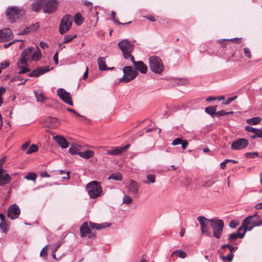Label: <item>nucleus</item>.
<instances>
[{"label":"nucleus","mask_w":262,"mask_h":262,"mask_svg":"<svg viewBox=\"0 0 262 262\" xmlns=\"http://www.w3.org/2000/svg\"><path fill=\"white\" fill-rule=\"evenodd\" d=\"M242 225L244 227L245 232L251 231L254 227L260 226L262 225V219H260V216L257 213L252 215L246 217Z\"/></svg>","instance_id":"f257e3e1"},{"label":"nucleus","mask_w":262,"mask_h":262,"mask_svg":"<svg viewBox=\"0 0 262 262\" xmlns=\"http://www.w3.org/2000/svg\"><path fill=\"white\" fill-rule=\"evenodd\" d=\"M90 197L94 199L100 196L102 193V188L99 182L93 181L86 185Z\"/></svg>","instance_id":"f03ea898"},{"label":"nucleus","mask_w":262,"mask_h":262,"mask_svg":"<svg viewBox=\"0 0 262 262\" xmlns=\"http://www.w3.org/2000/svg\"><path fill=\"white\" fill-rule=\"evenodd\" d=\"M149 68L152 72L160 74L164 70V65L161 59L157 56H151L148 58Z\"/></svg>","instance_id":"7ed1b4c3"},{"label":"nucleus","mask_w":262,"mask_h":262,"mask_svg":"<svg viewBox=\"0 0 262 262\" xmlns=\"http://www.w3.org/2000/svg\"><path fill=\"white\" fill-rule=\"evenodd\" d=\"M118 46L121 50L124 58L126 59H131V57L133 56L131 55V53L134 50L135 46L128 39H124L119 41Z\"/></svg>","instance_id":"20e7f679"},{"label":"nucleus","mask_w":262,"mask_h":262,"mask_svg":"<svg viewBox=\"0 0 262 262\" xmlns=\"http://www.w3.org/2000/svg\"><path fill=\"white\" fill-rule=\"evenodd\" d=\"M124 75L119 80V82L127 83L134 78L138 75V72L135 70L131 66H126L123 69Z\"/></svg>","instance_id":"39448f33"},{"label":"nucleus","mask_w":262,"mask_h":262,"mask_svg":"<svg viewBox=\"0 0 262 262\" xmlns=\"http://www.w3.org/2000/svg\"><path fill=\"white\" fill-rule=\"evenodd\" d=\"M210 225L213 229V235L216 238H220L222 236V231L224 226V222L222 220H212Z\"/></svg>","instance_id":"423d86ee"},{"label":"nucleus","mask_w":262,"mask_h":262,"mask_svg":"<svg viewBox=\"0 0 262 262\" xmlns=\"http://www.w3.org/2000/svg\"><path fill=\"white\" fill-rule=\"evenodd\" d=\"M58 0H48L43 4L42 7L43 11L44 13L50 14L55 11L58 5Z\"/></svg>","instance_id":"0eeeda50"},{"label":"nucleus","mask_w":262,"mask_h":262,"mask_svg":"<svg viewBox=\"0 0 262 262\" xmlns=\"http://www.w3.org/2000/svg\"><path fill=\"white\" fill-rule=\"evenodd\" d=\"M72 17H62L59 26V33L63 34L67 32L71 28L73 20Z\"/></svg>","instance_id":"6e6552de"},{"label":"nucleus","mask_w":262,"mask_h":262,"mask_svg":"<svg viewBox=\"0 0 262 262\" xmlns=\"http://www.w3.org/2000/svg\"><path fill=\"white\" fill-rule=\"evenodd\" d=\"M248 144L249 142L246 139L240 138L232 142L231 148L234 150H241L245 148Z\"/></svg>","instance_id":"1a4fd4ad"},{"label":"nucleus","mask_w":262,"mask_h":262,"mask_svg":"<svg viewBox=\"0 0 262 262\" xmlns=\"http://www.w3.org/2000/svg\"><path fill=\"white\" fill-rule=\"evenodd\" d=\"M57 93L59 98L65 103L72 106L73 105L70 93L67 92L64 89H58Z\"/></svg>","instance_id":"9d476101"},{"label":"nucleus","mask_w":262,"mask_h":262,"mask_svg":"<svg viewBox=\"0 0 262 262\" xmlns=\"http://www.w3.org/2000/svg\"><path fill=\"white\" fill-rule=\"evenodd\" d=\"M201 225V230L202 234L209 235L208 224L212 223V220L208 219L204 216H200L197 219Z\"/></svg>","instance_id":"9b49d317"},{"label":"nucleus","mask_w":262,"mask_h":262,"mask_svg":"<svg viewBox=\"0 0 262 262\" xmlns=\"http://www.w3.org/2000/svg\"><path fill=\"white\" fill-rule=\"evenodd\" d=\"M20 212V211L19 206L14 204L11 205L8 209L7 216L11 220H15L18 218Z\"/></svg>","instance_id":"f8f14e48"},{"label":"nucleus","mask_w":262,"mask_h":262,"mask_svg":"<svg viewBox=\"0 0 262 262\" xmlns=\"http://www.w3.org/2000/svg\"><path fill=\"white\" fill-rule=\"evenodd\" d=\"M80 235L82 237L88 236L92 238L95 237V234L91 232V230L88 226L87 222H84L80 228Z\"/></svg>","instance_id":"ddd939ff"},{"label":"nucleus","mask_w":262,"mask_h":262,"mask_svg":"<svg viewBox=\"0 0 262 262\" xmlns=\"http://www.w3.org/2000/svg\"><path fill=\"white\" fill-rule=\"evenodd\" d=\"M13 37L12 32L9 28H4L0 30V42L9 41Z\"/></svg>","instance_id":"4468645a"},{"label":"nucleus","mask_w":262,"mask_h":262,"mask_svg":"<svg viewBox=\"0 0 262 262\" xmlns=\"http://www.w3.org/2000/svg\"><path fill=\"white\" fill-rule=\"evenodd\" d=\"M23 10L18 7L10 6L6 11V16H21L24 14Z\"/></svg>","instance_id":"2eb2a0df"},{"label":"nucleus","mask_w":262,"mask_h":262,"mask_svg":"<svg viewBox=\"0 0 262 262\" xmlns=\"http://www.w3.org/2000/svg\"><path fill=\"white\" fill-rule=\"evenodd\" d=\"M130 59L135 67V70L139 71L142 74L147 73V67L142 61H135L134 56H132Z\"/></svg>","instance_id":"dca6fc26"},{"label":"nucleus","mask_w":262,"mask_h":262,"mask_svg":"<svg viewBox=\"0 0 262 262\" xmlns=\"http://www.w3.org/2000/svg\"><path fill=\"white\" fill-rule=\"evenodd\" d=\"M130 146V144H127L124 146L118 147L112 149H108L106 151L108 155L112 156H117L120 155L124 151H126Z\"/></svg>","instance_id":"f3484780"},{"label":"nucleus","mask_w":262,"mask_h":262,"mask_svg":"<svg viewBox=\"0 0 262 262\" xmlns=\"http://www.w3.org/2000/svg\"><path fill=\"white\" fill-rule=\"evenodd\" d=\"M40 27L38 23L33 24L29 26L26 27L23 30L20 31L18 35H27L30 33H32L38 29Z\"/></svg>","instance_id":"a211bd4d"},{"label":"nucleus","mask_w":262,"mask_h":262,"mask_svg":"<svg viewBox=\"0 0 262 262\" xmlns=\"http://www.w3.org/2000/svg\"><path fill=\"white\" fill-rule=\"evenodd\" d=\"M49 69L48 67H40L33 70L31 73L28 74L30 77H38L44 73L48 72Z\"/></svg>","instance_id":"6ab92c4d"},{"label":"nucleus","mask_w":262,"mask_h":262,"mask_svg":"<svg viewBox=\"0 0 262 262\" xmlns=\"http://www.w3.org/2000/svg\"><path fill=\"white\" fill-rule=\"evenodd\" d=\"M10 180V177L6 172V171L2 168H0V186L8 183Z\"/></svg>","instance_id":"aec40b11"},{"label":"nucleus","mask_w":262,"mask_h":262,"mask_svg":"<svg viewBox=\"0 0 262 262\" xmlns=\"http://www.w3.org/2000/svg\"><path fill=\"white\" fill-rule=\"evenodd\" d=\"M128 193L132 195H137L138 193L139 185L136 181L130 180L128 186Z\"/></svg>","instance_id":"412c9836"},{"label":"nucleus","mask_w":262,"mask_h":262,"mask_svg":"<svg viewBox=\"0 0 262 262\" xmlns=\"http://www.w3.org/2000/svg\"><path fill=\"white\" fill-rule=\"evenodd\" d=\"M53 140L56 141L62 148H66L69 146L68 142L63 137L56 136L53 137Z\"/></svg>","instance_id":"4be33fe9"},{"label":"nucleus","mask_w":262,"mask_h":262,"mask_svg":"<svg viewBox=\"0 0 262 262\" xmlns=\"http://www.w3.org/2000/svg\"><path fill=\"white\" fill-rule=\"evenodd\" d=\"M89 223L91 228L96 229L98 230H101L102 229L111 226V224L106 222L102 224H97L92 222H90Z\"/></svg>","instance_id":"5701e85b"},{"label":"nucleus","mask_w":262,"mask_h":262,"mask_svg":"<svg viewBox=\"0 0 262 262\" xmlns=\"http://www.w3.org/2000/svg\"><path fill=\"white\" fill-rule=\"evenodd\" d=\"M45 0H37L32 5V10L34 12H38L42 9Z\"/></svg>","instance_id":"b1692460"},{"label":"nucleus","mask_w":262,"mask_h":262,"mask_svg":"<svg viewBox=\"0 0 262 262\" xmlns=\"http://www.w3.org/2000/svg\"><path fill=\"white\" fill-rule=\"evenodd\" d=\"M98 64L99 67V69L100 71H105L108 69H113L114 68H107L106 65L105 63V58L102 57H100L98 58Z\"/></svg>","instance_id":"393cba45"},{"label":"nucleus","mask_w":262,"mask_h":262,"mask_svg":"<svg viewBox=\"0 0 262 262\" xmlns=\"http://www.w3.org/2000/svg\"><path fill=\"white\" fill-rule=\"evenodd\" d=\"M245 233H246V232H245V230L242 233H239V232L233 233L232 234H230L229 235L228 239L229 243H232L233 242V241L235 239H237L238 238H243L245 235Z\"/></svg>","instance_id":"a878e982"},{"label":"nucleus","mask_w":262,"mask_h":262,"mask_svg":"<svg viewBox=\"0 0 262 262\" xmlns=\"http://www.w3.org/2000/svg\"><path fill=\"white\" fill-rule=\"evenodd\" d=\"M41 57V51L38 48V47H37L36 51H34L31 56L30 59L33 61H38L40 59Z\"/></svg>","instance_id":"bb28decb"},{"label":"nucleus","mask_w":262,"mask_h":262,"mask_svg":"<svg viewBox=\"0 0 262 262\" xmlns=\"http://www.w3.org/2000/svg\"><path fill=\"white\" fill-rule=\"evenodd\" d=\"M94 155V152L92 150H88L84 151L81 152L79 154V156L81 158L88 159L92 157Z\"/></svg>","instance_id":"cd10ccee"},{"label":"nucleus","mask_w":262,"mask_h":262,"mask_svg":"<svg viewBox=\"0 0 262 262\" xmlns=\"http://www.w3.org/2000/svg\"><path fill=\"white\" fill-rule=\"evenodd\" d=\"M34 48L33 47H29L28 48L25 49L23 51L21 55L27 58L28 60H31L30 57L32 54V52Z\"/></svg>","instance_id":"c85d7f7f"},{"label":"nucleus","mask_w":262,"mask_h":262,"mask_svg":"<svg viewBox=\"0 0 262 262\" xmlns=\"http://www.w3.org/2000/svg\"><path fill=\"white\" fill-rule=\"evenodd\" d=\"M48 122L51 123L52 128H57L59 125V121L57 118L50 117L48 119Z\"/></svg>","instance_id":"c756f323"},{"label":"nucleus","mask_w":262,"mask_h":262,"mask_svg":"<svg viewBox=\"0 0 262 262\" xmlns=\"http://www.w3.org/2000/svg\"><path fill=\"white\" fill-rule=\"evenodd\" d=\"M205 112L210 116H214L216 114V106H209L205 108Z\"/></svg>","instance_id":"7c9ffc66"},{"label":"nucleus","mask_w":262,"mask_h":262,"mask_svg":"<svg viewBox=\"0 0 262 262\" xmlns=\"http://www.w3.org/2000/svg\"><path fill=\"white\" fill-rule=\"evenodd\" d=\"M261 121V118L258 117H253L247 120V123L251 125H256Z\"/></svg>","instance_id":"2f4dec72"},{"label":"nucleus","mask_w":262,"mask_h":262,"mask_svg":"<svg viewBox=\"0 0 262 262\" xmlns=\"http://www.w3.org/2000/svg\"><path fill=\"white\" fill-rule=\"evenodd\" d=\"M28 61L27 58L21 55L17 62V67H20V66L22 65H28Z\"/></svg>","instance_id":"473e14b6"},{"label":"nucleus","mask_w":262,"mask_h":262,"mask_svg":"<svg viewBox=\"0 0 262 262\" xmlns=\"http://www.w3.org/2000/svg\"><path fill=\"white\" fill-rule=\"evenodd\" d=\"M76 37H77V35L76 34H73V35L68 34V35H65L64 37V38H63V42L61 44H60L59 46H60L61 45H62V44L67 43L70 42L73 39L75 38Z\"/></svg>","instance_id":"72a5a7b5"},{"label":"nucleus","mask_w":262,"mask_h":262,"mask_svg":"<svg viewBox=\"0 0 262 262\" xmlns=\"http://www.w3.org/2000/svg\"><path fill=\"white\" fill-rule=\"evenodd\" d=\"M34 94L37 101L43 102L45 100V97L41 91H35Z\"/></svg>","instance_id":"f704fd0d"},{"label":"nucleus","mask_w":262,"mask_h":262,"mask_svg":"<svg viewBox=\"0 0 262 262\" xmlns=\"http://www.w3.org/2000/svg\"><path fill=\"white\" fill-rule=\"evenodd\" d=\"M69 151L72 155H78L79 156L80 153V149L75 146L71 147L69 149Z\"/></svg>","instance_id":"c9c22d12"},{"label":"nucleus","mask_w":262,"mask_h":262,"mask_svg":"<svg viewBox=\"0 0 262 262\" xmlns=\"http://www.w3.org/2000/svg\"><path fill=\"white\" fill-rule=\"evenodd\" d=\"M108 179H113L116 181H121L122 180V176L120 173H113L110 176H109Z\"/></svg>","instance_id":"e433bc0d"},{"label":"nucleus","mask_w":262,"mask_h":262,"mask_svg":"<svg viewBox=\"0 0 262 262\" xmlns=\"http://www.w3.org/2000/svg\"><path fill=\"white\" fill-rule=\"evenodd\" d=\"M226 248H228L230 250V252L231 253H234L237 249V246H233L230 244H225L222 246V249H225Z\"/></svg>","instance_id":"4c0bfd02"},{"label":"nucleus","mask_w":262,"mask_h":262,"mask_svg":"<svg viewBox=\"0 0 262 262\" xmlns=\"http://www.w3.org/2000/svg\"><path fill=\"white\" fill-rule=\"evenodd\" d=\"M28 65H22L20 66V67H17L18 69H20V71L18 72V74H23L29 72L30 71V69L27 68Z\"/></svg>","instance_id":"58836bf2"},{"label":"nucleus","mask_w":262,"mask_h":262,"mask_svg":"<svg viewBox=\"0 0 262 262\" xmlns=\"http://www.w3.org/2000/svg\"><path fill=\"white\" fill-rule=\"evenodd\" d=\"M37 175L34 172H29L26 176L25 178L28 180L35 181Z\"/></svg>","instance_id":"ea45409f"},{"label":"nucleus","mask_w":262,"mask_h":262,"mask_svg":"<svg viewBox=\"0 0 262 262\" xmlns=\"http://www.w3.org/2000/svg\"><path fill=\"white\" fill-rule=\"evenodd\" d=\"M38 149V148L37 145L35 144H32L29 147L28 150L27 151V154H31L32 153L36 152Z\"/></svg>","instance_id":"a19ab883"},{"label":"nucleus","mask_w":262,"mask_h":262,"mask_svg":"<svg viewBox=\"0 0 262 262\" xmlns=\"http://www.w3.org/2000/svg\"><path fill=\"white\" fill-rule=\"evenodd\" d=\"M233 257H234L233 253L230 252L227 256H224V255L222 256L221 259L223 260H227L229 261H231L233 259Z\"/></svg>","instance_id":"79ce46f5"},{"label":"nucleus","mask_w":262,"mask_h":262,"mask_svg":"<svg viewBox=\"0 0 262 262\" xmlns=\"http://www.w3.org/2000/svg\"><path fill=\"white\" fill-rule=\"evenodd\" d=\"M147 181H144V183H154L156 181V177L154 174H148L146 177Z\"/></svg>","instance_id":"37998d69"},{"label":"nucleus","mask_w":262,"mask_h":262,"mask_svg":"<svg viewBox=\"0 0 262 262\" xmlns=\"http://www.w3.org/2000/svg\"><path fill=\"white\" fill-rule=\"evenodd\" d=\"M133 202L132 198L128 195L124 194L123 198V203L125 204H130Z\"/></svg>","instance_id":"c03bdc74"},{"label":"nucleus","mask_w":262,"mask_h":262,"mask_svg":"<svg viewBox=\"0 0 262 262\" xmlns=\"http://www.w3.org/2000/svg\"><path fill=\"white\" fill-rule=\"evenodd\" d=\"M175 253L177 254L178 256H179L180 258H182L186 257L187 256L186 253L181 250H177L174 251L173 252L172 254H175Z\"/></svg>","instance_id":"a18cd8bd"},{"label":"nucleus","mask_w":262,"mask_h":262,"mask_svg":"<svg viewBox=\"0 0 262 262\" xmlns=\"http://www.w3.org/2000/svg\"><path fill=\"white\" fill-rule=\"evenodd\" d=\"M10 64L9 61L8 60H4L0 63V73L2 72V70L7 68Z\"/></svg>","instance_id":"49530a36"},{"label":"nucleus","mask_w":262,"mask_h":262,"mask_svg":"<svg viewBox=\"0 0 262 262\" xmlns=\"http://www.w3.org/2000/svg\"><path fill=\"white\" fill-rule=\"evenodd\" d=\"M47 249L48 247L46 245L42 248L40 253V256L43 257L46 259H47Z\"/></svg>","instance_id":"de8ad7c7"},{"label":"nucleus","mask_w":262,"mask_h":262,"mask_svg":"<svg viewBox=\"0 0 262 262\" xmlns=\"http://www.w3.org/2000/svg\"><path fill=\"white\" fill-rule=\"evenodd\" d=\"M245 156L247 158L253 159L257 157L258 156V153L257 152H247L245 154Z\"/></svg>","instance_id":"09e8293b"},{"label":"nucleus","mask_w":262,"mask_h":262,"mask_svg":"<svg viewBox=\"0 0 262 262\" xmlns=\"http://www.w3.org/2000/svg\"><path fill=\"white\" fill-rule=\"evenodd\" d=\"M6 92V89L3 86L0 87V106L3 102L2 95H4Z\"/></svg>","instance_id":"8fccbe9b"},{"label":"nucleus","mask_w":262,"mask_h":262,"mask_svg":"<svg viewBox=\"0 0 262 262\" xmlns=\"http://www.w3.org/2000/svg\"><path fill=\"white\" fill-rule=\"evenodd\" d=\"M215 182V181L214 180H213V179H211L208 181H207V182H206L203 185V187H209L210 186H211L212 185H213Z\"/></svg>","instance_id":"3c124183"},{"label":"nucleus","mask_w":262,"mask_h":262,"mask_svg":"<svg viewBox=\"0 0 262 262\" xmlns=\"http://www.w3.org/2000/svg\"><path fill=\"white\" fill-rule=\"evenodd\" d=\"M74 21L77 26L81 25L84 21V17H74Z\"/></svg>","instance_id":"603ef678"},{"label":"nucleus","mask_w":262,"mask_h":262,"mask_svg":"<svg viewBox=\"0 0 262 262\" xmlns=\"http://www.w3.org/2000/svg\"><path fill=\"white\" fill-rule=\"evenodd\" d=\"M7 225L6 221H5L4 222H1L0 228L2 229V230H3V232L4 233H6L7 231Z\"/></svg>","instance_id":"864d4df0"},{"label":"nucleus","mask_w":262,"mask_h":262,"mask_svg":"<svg viewBox=\"0 0 262 262\" xmlns=\"http://www.w3.org/2000/svg\"><path fill=\"white\" fill-rule=\"evenodd\" d=\"M256 137L262 138V130L257 129V130L255 132V134L251 136V138L252 139L255 138Z\"/></svg>","instance_id":"5fc2aeb1"},{"label":"nucleus","mask_w":262,"mask_h":262,"mask_svg":"<svg viewBox=\"0 0 262 262\" xmlns=\"http://www.w3.org/2000/svg\"><path fill=\"white\" fill-rule=\"evenodd\" d=\"M245 130L247 132L255 134L257 130V128H254L250 126H246L245 127Z\"/></svg>","instance_id":"6e6d98bb"},{"label":"nucleus","mask_w":262,"mask_h":262,"mask_svg":"<svg viewBox=\"0 0 262 262\" xmlns=\"http://www.w3.org/2000/svg\"><path fill=\"white\" fill-rule=\"evenodd\" d=\"M237 97V96H235L234 97H230V98H227L225 101V102H224V104H230L231 102H232L233 101H234V100H235L236 99V98Z\"/></svg>","instance_id":"4d7b16f0"},{"label":"nucleus","mask_w":262,"mask_h":262,"mask_svg":"<svg viewBox=\"0 0 262 262\" xmlns=\"http://www.w3.org/2000/svg\"><path fill=\"white\" fill-rule=\"evenodd\" d=\"M182 142V140L181 138H178L175 139L172 142V144L173 145H177L179 144H180Z\"/></svg>","instance_id":"13d9d810"},{"label":"nucleus","mask_w":262,"mask_h":262,"mask_svg":"<svg viewBox=\"0 0 262 262\" xmlns=\"http://www.w3.org/2000/svg\"><path fill=\"white\" fill-rule=\"evenodd\" d=\"M244 50L246 56L248 58H250L251 57L250 50L248 48H245Z\"/></svg>","instance_id":"bf43d9fd"},{"label":"nucleus","mask_w":262,"mask_h":262,"mask_svg":"<svg viewBox=\"0 0 262 262\" xmlns=\"http://www.w3.org/2000/svg\"><path fill=\"white\" fill-rule=\"evenodd\" d=\"M111 20L112 21H113L118 24L119 25H126V24H129L132 23L131 21H128L127 23H121L119 21H118L117 20H116V17H112Z\"/></svg>","instance_id":"052dcab7"},{"label":"nucleus","mask_w":262,"mask_h":262,"mask_svg":"<svg viewBox=\"0 0 262 262\" xmlns=\"http://www.w3.org/2000/svg\"><path fill=\"white\" fill-rule=\"evenodd\" d=\"M159 19H157V21L159 23L165 25L167 23V21L166 20V19H164V17H158Z\"/></svg>","instance_id":"680f3d73"},{"label":"nucleus","mask_w":262,"mask_h":262,"mask_svg":"<svg viewBox=\"0 0 262 262\" xmlns=\"http://www.w3.org/2000/svg\"><path fill=\"white\" fill-rule=\"evenodd\" d=\"M230 160L229 159H226L223 162H222L220 164L221 168L222 169H224L226 167V164L229 162Z\"/></svg>","instance_id":"e2e57ef3"},{"label":"nucleus","mask_w":262,"mask_h":262,"mask_svg":"<svg viewBox=\"0 0 262 262\" xmlns=\"http://www.w3.org/2000/svg\"><path fill=\"white\" fill-rule=\"evenodd\" d=\"M230 40L229 39H222L219 40L221 42V46L223 47H225L227 44V41Z\"/></svg>","instance_id":"0e129e2a"},{"label":"nucleus","mask_w":262,"mask_h":262,"mask_svg":"<svg viewBox=\"0 0 262 262\" xmlns=\"http://www.w3.org/2000/svg\"><path fill=\"white\" fill-rule=\"evenodd\" d=\"M237 223L234 221H232L230 222V224H229V226L230 228H235L236 227V226H237Z\"/></svg>","instance_id":"69168bd1"},{"label":"nucleus","mask_w":262,"mask_h":262,"mask_svg":"<svg viewBox=\"0 0 262 262\" xmlns=\"http://www.w3.org/2000/svg\"><path fill=\"white\" fill-rule=\"evenodd\" d=\"M180 144L182 145V148L183 149H185L186 148L187 145H188V142L186 140H182V142Z\"/></svg>","instance_id":"338daca9"},{"label":"nucleus","mask_w":262,"mask_h":262,"mask_svg":"<svg viewBox=\"0 0 262 262\" xmlns=\"http://www.w3.org/2000/svg\"><path fill=\"white\" fill-rule=\"evenodd\" d=\"M227 113L225 112V111H223V110H222V111H220L217 112H216V114L215 115H216V116H224L226 114H227Z\"/></svg>","instance_id":"774afa93"}]
</instances>
